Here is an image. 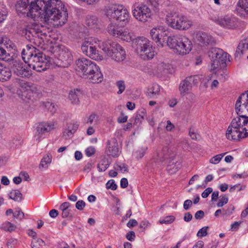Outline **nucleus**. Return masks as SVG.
I'll list each match as a JSON object with an SVG mask.
<instances>
[{"label":"nucleus","instance_id":"7c9ffc66","mask_svg":"<svg viewBox=\"0 0 248 248\" xmlns=\"http://www.w3.org/2000/svg\"><path fill=\"white\" fill-rule=\"evenodd\" d=\"M146 110L144 109H142L140 110L136 115L135 117L134 124L138 125L140 124L142 121L144 120L145 116H146Z\"/></svg>","mask_w":248,"mask_h":248},{"label":"nucleus","instance_id":"ddd939ff","mask_svg":"<svg viewBox=\"0 0 248 248\" xmlns=\"http://www.w3.org/2000/svg\"><path fill=\"white\" fill-rule=\"evenodd\" d=\"M12 65L11 68L14 73L22 78H29L31 76V71L28 65H26L19 60H12Z\"/></svg>","mask_w":248,"mask_h":248},{"label":"nucleus","instance_id":"393cba45","mask_svg":"<svg viewBox=\"0 0 248 248\" xmlns=\"http://www.w3.org/2000/svg\"><path fill=\"white\" fill-rule=\"evenodd\" d=\"M159 92L160 86L157 84H154L151 88L148 89L146 95L148 98H154L159 94Z\"/></svg>","mask_w":248,"mask_h":248},{"label":"nucleus","instance_id":"39448f33","mask_svg":"<svg viewBox=\"0 0 248 248\" xmlns=\"http://www.w3.org/2000/svg\"><path fill=\"white\" fill-rule=\"evenodd\" d=\"M168 41V46L173 49L174 52L179 55H186L192 49L191 41L185 36L173 35Z\"/></svg>","mask_w":248,"mask_h":248},{"label":"nucleus","instance_id":"bb28decb","mask_svg":"<svg viewBox=\"0 0 248 248\" xmlns=\"http://www.w3.org/2000/svg\"><path fill=\"white\" fill-rule=\"evenodd\" d=\"M245 41H241L238 45L235 53L234 54V59L236 60H239L244 54V49L246 45Z\"/></svg>","mask_w":248,"mask_h":248},{"label":"nucleus","instance_id":"9d476101","mask_svg":"<svg viewBox=\"0 0 248 248\" xmlns=\"http://www.w3.org/2000/svg\"><path fill=\"white\" fill-rule=\"evenodd\" d=\"M212 63L211 70H214L218 67L224 68L226 66V62H230V57L227 52H225L222 49L215 48L211 50Z\"/></svg>","mask_w":248,"mask_h":248},{"label":"nucleus","instance_id":"bf43d9fd","mask_svg":"<svg viewBox=\"0 0 248 248\" xmlns=\"http://www.w3.org/2000/svg\"><path fill=\"white\" fill-rule=\"evenodd\" d=\"M150 225L149 221L146 219L142 220L140 224V228L141 229V231H143L146 227L149 226Z\"/></svg>","mask_w":248,"mask_h":248},{"label":"nucleus","instance_id":"f257e3e1","mask_svg":"<svg viewBox=\"0 0 248 248\" xmlns=\"http://www.w3.org/2000/svg\"><path fill=\"white\" fill-rule=\"evenodd\" d=\"M16 7L28 17L41 16L46 21L53 20L55 26H62L67 20V10L60 0H20Z\"/></svg>","mask_w":248,"mask_h":248},{"label":"nucleus","instance_id":"1a4fd4ad","mask_svg":"<svg viewBox=\"0 0 248 248\" xmlns=\"http://www.w3.org/2000/svg\"><path fill=\"white\" fill-rule=\"evenodd\" d=\"M106 14L109 19L122 22L124 24L128 22L129 13L123 5L117 4L109 5L107 8Z\"/></svg>","mask_w":248,"mask_h":248},{"label":"nucleus","instance_id":"20e7f679","mask_svg":"<svg viewBox=\"0 0 248 248\" xmlns=\"http://www.w3.org/2000/svg\"><path fill=\"white\" fill-rule=\"evenodd\" d=\"M76 70L82 73L91 82L98 83L103 80V74L94 62L85 58H80L76 60Z\"/></svg>","mask_w":248,"mask_h":248},{"label":"nucleus","instance_id":"338daca9","mask_svg":"<svg viewBox=\"0 0 248 248\" xmlns=\"http://www.w3.org/2000/svg\"><path fill=\"white\" fill-rule=\"evenodd\" d=\"M128 180L125 178H123L121 180L120 186L122 188H124L128 186Z\"/></svg>","mask_w":248,"mask_h":248},{"label":"nucleus","instance_id":"09e8293b","mask_svg":"<svg viewBox=\"0 0 248 248\" xmlns=\"http://www.w3.org/2000/svg\"><path fill=\"white\" fill-rule=\"evenodd\" d=\"M221 199L219 200L217 204L218 207H223L224 205L227 204L228 202V198L225 196H221Z\"/></svg>","mask_w":248,"mask_h":248},{"label":"nucleus","instance_id":"79ce46f5","mask_svg":"<svg viewBox=\"0 0 248 248\" xmlns=\"http://www.w3.org/2000/svg\"><path fill=\"white\" fill-rule=\"evenodd\" d=\"M114 169L117 170H120L122 173L128 171L127 165L123 163L116 164L114 167Z\"/></svg>","mask_w":248,"mask_h":248},{"label":"nucleus","instance_id":"0e129e2a","mask_svg":"<svg viewBox=\"0 0 248 248\" xmlns=\"http://www.w3.org/2000/svg\"><path fill=\"white\" fill-rule=\"evenodd\" d=\"M138 224L137 221L134 219H130L129 221L127 223L126 225L129 228H131L136 225H137Z\"/></svg>","mask_w":248,"mask_h":248},{"label":"nucleus","instance_id":"423d86ee","mask_svg":"<svg viewBox=\"0 0 248 248\" xmlns=\"http://www.w3.org/2000/svg\"><path fill=\"white\" fill-rule=\"evenodd\" d=\"M100 48L108 56L111 57L115 62H121L125 59V50L116 42L111 40L103 42Z\"/></svg>","mask_w":248,"mask_h":248},{"label":"nucleus","instance_id":"69168bd1","mask_svg":"<svg viewBox=\"0 0 248 248\" xmlns=\"http://www.w3.org/2000/svg\"><path fill=\"white\" fill-rule=\"evenodd\" d=\"M71 204L69 202H64L60 206V209L61 210L70 209Z\"/></svg>","mask_w":248,"mask_h":248},{"label":"nucleus","instance_id":"4d7b16f0","mask_svg":"<svg viewBox=\"0 0 248 248\" xmlns=\"http://www.w3.org/2000/svg\"><path fill=\"white\" fill-rule=\"evenodd\" d=\"M85 205L86 203L83 200H79L76 202L75 206L78 210L81 211L84 209Z\"/></svg>","mask_w":248,"mask_h":248},{"label":"nucleus","instance_id":"a19ab883","mask_svg":"<svg viewBox=\"0 0 248 248\" xmlns=\"http://www.w3.org/2000/svg\"><path fill=\"white\" fill-rule=\"evenodd\" d=\"M235 210V207L232 204H230L228 206L227 208H223L222 209V212H223V216L225 217H228L231 216L233 211Z\"/></svg>","mask_w":248,"mask_h":248},{"label":"nucleus","instance_id":"052dcab7","mask_svg":"<svg viewBox=\"0 0 248 248\" xmlns=\"http://www.w3.org/2000/svg\"><path fill=\"white\" fill-rule=\"evenodd\" d=\"M213 189L212 187H208L205 189L204 191L202 193V197L203 198L208 197L209 195L212 192Z\"/></svg>","mask_w":248,"mask_h":248},{"label":"nucleus","instance_id":"f8f14e48","mask_svg":"<svg viewBox=\"0 0 248 248\" xmlns=\"http://www.w3.org/2000/svg\"><path fill=\"white\" fill-rule=\"evenodd\" d=\"M93 42L98 44V46L100 47L102 46V42L97 39H93L92 38H88L82 43L81 49L82 52L92 59L96 60L98 59L99 55L98 50L96 49V46L94 45Z\"/></svg>","mask_w":248,"mask_h":248},{"label":"nucleus","instance_id":"b1692460","mask_svg":"<svg viewBox=\"0 0 248 248\" xmlns=\"http://www.w3.org/2000/svg\"><path fill=\"white\" fill-rule=\"evenodd\" d=\"M159 41H158L157 45L163 46V44L166 43L168 46L169 39L172 36H168V31L163 30V27H161L160 32L159 33Z\"/></svg>","mask_w":248,"mask_h":248},{"label":"nucleus","instance_id":"0eeeda50","mask_svg":"<svg viewBox=\"0 0 248 248\" xmlns=\"http://www.w3.org/2000/svg\"><path fill=\"white\" fill-rule=\"evenodd\" d=\"M166 20L168 26L178 30H188L192 25V22L182 14L171 12L166 16Z\"/></svg>","mask_w":248,"mask_h":248},{"label":"nucleus","instance_id":"864d4df0","mask_svg":"<svg viewBox=\"0 0 248 248\" xmlns=\"http://www.w3.org/2000/svg\"><path fill=\"white\" fill-rule=\"evenodd\" d=\"M17 242L18 241L17 239L14 238H11L8 240L7 245L8 248H13L17 244Z\"/></svg>","mask_w":248,"mask_h":248},{"label":"nucleus","instance_id":"c9c22d12","mask_svg":"<svg viewBox=\"0 0 248 248\" xmlns=\"http://www.w3.org/2000/svg\"><path fill=\"white\" fill-rule=\"evenodd\" d=\"M179 165V164L177 162H172L171 161L169 162L167 167V170L170 173H175L178 170Z\"/></svg>","mask_w":248,"mask_h":248},{"label":"nucleus","instance_id":"8fccbe9b","mask_svg":"<svg viewBox=\"0 0 248 248\" xmlns=\"http://www.w3.org/2000/svg\"><path fill=\"white\" fill-rule=\"evenodd\" d=\"M208 226L204 227L199 230L197 233V235L198 237H204L207 234V230L208 229Z\"/></svg>","mask_w":248,"mask_h":248},{"label":"nucleus","instance_id":"4be33fe9","mask_svg":"<svg viewBox=\"0 0 248 248\" xmlns=\"http://www.w3.org/2000/svg\"><path fill=\"white\" fill-rule=\"evenodd\" d=\"M11 77V72L9 68L3 66L0 63V81H6Z\"/></svg>","mask_w":248,"mask_h":248},{"label":"nucleus","instance_id":"5fc2aeb1","mask_svg":"<svg viewBox=\"0 0 248 248\" xmlns=\"http://www.w3.org/2000/svg\"><path fill=\"white\" fill-rule=\"evenodd\" d=\"M147 147H142L140 150L137 151L135 153V155H136V157H139V158H142L144 156V154H145L146 151L147 150Z\"/></svg>","mask_w":248,"mask_h":248},{"label":"nucleus","instance_id":"9b49d317","mask_svg":"<svg viewBox=\"0 0 248 248\" xmlns=\"http://www.w3.org/2000/svg\"><path fill=\"white\" fill-rule=\"evenodd\" d=\"M53 59L52 63L56 66L61 67H67L71 65L73 61V57L71 51L66 47L62 48L58 54V57H55L54 54L53 55Z\"/></svg>","mask_w":248,"mask_h":248},{"label":"nucleus","instance_id":"58836bf2","mask_svg":"<svg viewBox=\"0 0 248 248\" xmlns=\"http://www.w3.org/2000/svg\"><path fill=\"white\" fill-rule=\"evenodd\" d=\"M45 245V242L39 238H34L32 240L31 246L32 248H41Z\"/></svg>","mask_w":248,"mask_h":248},{"label":"nucleus","instance_id":"c85d7f7f","mask_svg":"<svg viewBox=\"0 0 248 248\" xmlns=\"http://www.w3.org/2000/svg\"><path fill=\"white\" fill-rule=\"evenodd\" d=\"M9 198L16 202H21L22 200V194L18 189L11 191L8 194Z\"/></svg>","mask_w":248,"mask_h":248},{"label":"nucleus","instance_id":"473e14b6","mask_svg":"<svg viewBox=\"0 0 248 248\" xmlns=\"http://www.w3.org/2000/svg\"><path fill=\"white\" fill-rule=\"evenodd\" d=\"M109 166V162L108 160L104 157L98 164L97 168L99 171H104L108 168Z\"/></svg>","mask_w":248,"mask_h":248},{"label":"nucleus","instance_id":"603ef678","mask_svg":"<svg viewBox=\"0 0 248 248\" xmlns=\"http://www.w3.org/2000/svg\"><path fill=\"white\" fill-rule=\"evenodd\" d=\"M62 218H71L73 217V214L71 212L70 209L62 210Z\"/></svg>","mask_w":248,"mask_h":248},{"label":"nucleus","instance_id":"37998d69","mask_svg":"<svg viewBox=\"0 0 248 248\" xmlns=\"http://www.w3.org/2000/svg\"><path fill=\"white\" fill-rule=\"evenodd\" d=\"M51 162V158L48 155L44 157L40 162V167L47 168V165L49 164Z\"/></svg>","mask_w":248,"mask_h":248},{"label":"nucleus","instance_id":"7ed1b4c3","mask_svg":"<svg viewBox=\"0 0 248 248\" xmlns=\"http://www.w3.org/2000/svg\"><path fill=\"white\" fill-rule=\"evenodd\" d=\"M116 37H118L126 42H132V46L138 53H140L143 59L148 60L153 58L155 52L153 50L150 41L143 37H138L134 39L131 33L125 30L120 29L118 31Z\"/></svg>","mask_w":248,"mask_h":248},{"label":"nucleus","instance_id":"13d9d810","mask_svg":"<svg viewBox=\"0 0 248 248\" xmlns=\"http://www.w3.org/2000/svg\"><path fill=\"white\" fill-rule=\"evenodd\" d=\"M126 239L130 241H133L136 237L135 233L134 231H129L125 236Z\"/></svg>","mask_w":248,"mask_h":248},{"label":"nucleus","instance_id":"aec40b11","mask_svg":"<svg viewBox=\"0 0 248 248\" xmlns=\"http://www.w3.org/2000/svg\"><path fill=\"white\" fill-rule=\"evenodd\" d=\"M78 126L79 124L78 122L68 124L67 128L63 132V136L66 139L72 136L76 132Z\"/></svg>","mask_w":248,"mask_h":248},{"label":"nucleus","instance_id":"f3484780","mask_svg":"<svg viewBox=\"0 0 248 248\" xmlns=\"http://www.w3.org/2000/svg\"><path fill=\"white\" fill-rule=\"evenodd\" d=\"M121 151L118 147V143L115 139H112L108 141L106 153L108 156L117 157L119 156Z\"/></svg>","mask_w":248,"mask_h":248},{"label":"nucleus","instance_id":"a878e982","mask_svg":"<svg viewBox=\"0 0 248 248\" xmlns=\"http://www.w3.org/2000/svg\"><path fill=\"white\" fill-rule=\"evenodd\" d=\"M41 32L36 26L32 28V26H27L23 30V33L29 37H30L31 35L34 36Z\"/></svg>","mask_w":248,"mask_h":248},{"label":"nucleus","instance_id":"2eb2a0df","mask_svg":"<svg viewBox=\"0 0 248 248\" xmlns=\"http://www.w3.org/2000/svg\"><path fill=\"white\" fill-rule=\"evenodd\" d=\"M226 136L227 139L230 140H238L240 139L247 137V133L244 132L243 131L237 127L235 128L230 124L227 130Z\"/></svg>","mask_w":248,"mask_h":248},{"label":"nucleus","instance_id":"412c9836","mask_svg":"<svg viewBox=\"0 0 248 248\" xmlns=\"http://www.w3.org/2000/svg\"><path fill=\"white\" fill-rule=\"evenodd\" d=\"M197 38L200 42L203 44H211L214 42L212 36L204 32L198 33Z\"/></svg>","mask_w":248,"mask_h":248},{"label":"nucleus","instance_id":"6e6552de","mask_svg":"<svg viewBox=\"0 0 248 248\" xmlns=\"http://www.w3.org/2000/svg\"><path fill=\"white\" fill-rule=\"evenodd\" d=\"M241 104H242L244 109L248 111V90L245 93H242L237 99L235 103V110L238 116L233 119L231 123L232 126H234L235 128L237 127L245 132L246 124H243L244 118L241 117L243 115H240L241 112L243 111V110H241Z\"/></svg>","mask_w":248,"mask_h":248},{"label":"nucleus","instance_id":"4468645a","mask_svg":"<svg viewBox=\"0 0 248 248\" xmlns=\"http://www.w3.org/2000/svg\"><path fill=\"white\" fill-rule=\"evenodd\" d=\"M133 15L137 20L145 22L150 18L151 11L146 5L141 4L135 6L133 10Z\"/></svg>","mask_w":248,"mask_h":248},{"label":"nucleus","instance_id":"ea45409f","mask_svg":"<svg viewBox=\"0 0 248 248\" xmlns=\"http://www.w3.org/2000/svg\"><path fill=\"white\" fill-rule=\"evenodd\" d=\"M168 151V149L167 147L163 148L162 152L158 154L157 159L159 160L161 162H163L164 161L167 159L169 156V155L167 154Z\"/></svg>","mask_w":248,"mask_h":248},{"label":"nucleus","instance_id":"c03bdc74","mask_svg":"<svg viewBox=\"0 0 248 248\" xmlns=\"http://www.w3.org/2000/svg\"><path fill=\"white\" fill-rule=\"evenodd\" d=\"M175 217L173 216H168L165 217L163 219H160L159 221L160 224H170L175 220Z\"/></svg>","mask_w":248,"mask_h":248},{"label":"nucleus","instance_id":"5701e85b","mask_svg":"<svg viewBox=\"0 0 248 248\" xmlns=\"http://www.w3.org/2000/svg\"><path fill=\"white\" fill-rule=\"evenodd\" d=\"M82 94L80 89H74L69 93V98L72 104H77L79 102V97Z\"/></svg>","mask_w":248,"mask_h":248},{"label":"nucleus","instance_id":"72a5a7b5","mask_svg":"<svg viewBox=\"0 0 248 248\" xmlns=\"http://www.w3.org/2000/svg\"><path fill=\"white\" fill-rule=\"evenodd\" d=\"M161 27H162V26H160L158 28H154L150 31V35L152 39L156 43L159 41L158 38L160 34L159 33L160 32Z\"/></svg>","mask_w":248,"mask_h":248},{"label":"nucleus","instance_id":"f704fd0d","mask_svg":"<svg viewBox=\"0 0 248 248\" xmlns=\"http://www.w3.org/2000/svg\"><path fill=\"white\" fill-rule=\"evenodd\" d=\"M8 15V10L3 3H0V23L5 20Z\"/></svg>","mask_w":248,"mask_h":248},{"label":"nucleus","instance_id":"4c0bfd02","mask_svg":"<svg viewBox=\"0 0 248 248\" xmlns=\"http://www.w3.org/2000/svg\"><path fill=\"white\" fill-rule=\"evenodd\" d=\"M121 29L118 28L117 26H116L112 23L109 24L107 28L108 32L113 35V36L116 37L117 35H118V31H120Z\"/></svg>","mask_w":248,"mask_h":248},{"label":"nucleus","instance_id":"f03ea898","mask_svg":"<svg viewBox=\"0 0 248 248\" xmlns=\"http://www.w3.org/2000/svg\"><path fill=\"white\" fill-rule=\"evenodd\" d=\"M46 52L41 51L31 45H28L21 52L22 58L25 63H28L30 68L41 72L46 70L49 64L52 63L53 55L57 49L56 47L50 45L45 48Z\"/></svg>","mask_w":248,"mask_h":248},{"label":"nucleus","instance_id":"de8ad7c7","mask_svg":"<svg viewBox=\"0 0 248 248\" xmlns=\"http://www.w3.org/2000/svg\"><path fill=\"white\" fill-rule=\"evenodd\" d=\"M116 85L119 89L117 93L121 94L125 90V86L123 80H119L116 82Z\"/></svg>","mask_w":248,"mask_h":248},{"label":"nucleus","instance_id":"49530a36","mask_svg":"<svg viewBox=\"0 0 248 248\" xmlns=\"http://www.w3.org/2000/svg\"><path fill=\"white\" fill-rule=\"evenodd\" d=\"M106 186L107 189H111L112 190H115L117 188V185L113 179L108 181Z\"/></svg>","mask_w":248,"mask_h":248},{"label":"nucleus","instance_id":"e2e57ef3","mask_svg":"<svg viewBox=\"0 0 248 248\" xmlns=\"http://www.w3.org/2000/svg\"><path fill=\"white\" fill-rule=\"evenodd\" d=\"M192 202L190 200H186L184 202L183 207L184 209L186 210H187L192 206Z\"/></svg>","mask_w":248,"mask_h":248},{"label":"nucleus","instance_id":"774afa93","mask_svg":"<svg viewBox=\"0 0 248 248\" xmlns=\"http://www.w3.org/2000/svg\"><path fill=\"white\" fill-rule=\"evenodd\" d=\"M241 117L244 118V122L243 124H246V131L245 133H247V137L248 136V117L246 115H243Z\"/></svg>","mask_w":248,"mask_h":248},{"label":"nucleus","instance_id":"dca6fc26","mask_svg":"<svg viewBox=\"0 0 248 248\" xmlns=\"http://www.w3.org/2000/svg\"><path fill=\"white\" fill-rule=\"evenodd\" d=\"M197 78V76L196 75L191 76L186 78L181 82L179 86V90L181 94L188 93L191 89L192 84H195L198 82Z\"/></svg>","mask_w":248,"mask_h":248},{"label":"nucleus","instance_id":"6e6d98bb","mask_svg":"<svg viewBox=\"0 0 248 248\" xmlns=\"http://www.w3.org/2000/svg\"><path fill=\"white\" fill-rule=\"evenodd\" d=\"M95 152V148L93 146H90L88 147L85 150L86 155L88 157L92 156L94 154Z\"/></svg>","mask_w":248,"mask_h":248},{"label":"nucleus","instance_id":"a211bd4d","mask_svg":"<svg viewBox=\"0 0 248 248\" xmlns=\"http://www.w3.org/2000/svg\"><path fill=\"white\" fill-rule=\"evenodd\" d=\"M215 21L218 25L228 29H233L236 26L235 19L227 16L223 18H218L215 19Z\"/></svg>","mask_w":248,"mask_h":248},{"label":"nucleus","instance_id":"cd10ccee","mask_svg":"<svg viewBox=\"0 0 248 248\" xmlns=\"http://www.w3.org/2000/svg\"><path fill=\"white\" fill-rule=\"evenodd\" d=\"M86 25L90 28H96L99 23L98 18L94 16H90L87 17L86 19Z\"/></svg>","mask_w":248,"mask_h":248},{"label":"nucleus","instance_id":"6ab92c4d","mask_svg":"<svg viewBox=\"0 0 248 248\" xmlns=\"http://www.w3.org/2000/svg\"><path fill=\"white\" fill-rule=\"evenodd\" d=\"M55 128V124L53 122H43L38 124L36 127L37 132L38 135H42L48 133Z\"/></svg>","mask_w":248,"mask_h":248},{"label":"nucleus","instance_id":"e433bc0d","mask_svg":"<svg viewBox=\"0 0 248 248\" xmlns=\"http://www.w3.org/2000/svg\"><path fill=\"white\" fill-rule=\"evenodd\" d=\"M16 226L9 221H6L2 224L0 229L4 231L11 232L15 230Z\"/></svg>","mask_w":248,"mask_h":248},{"label":"nucleus","instance_id":"a18cd8bd","mask_svg":"<svg viewBox=\"0 0 248 248\" xmlns=\"http://www.w3.org/2000/svg\"><path fill=\"white\" fill-rule=\"evenodd\" d=\"M226 153H224L222 154H219L217 155H216L211 158L210 160V163L213 164H217L221 160L222 157Z\"/></svg>","mask_w":248,"mask_h":248},{"label":"nucleus","instance_id":"2f4dec72","mask_svg":"<svg viewBox=\"0 0 248 248\" xmlns=\"http://www.w3.org/2000/svg\"><path fill=\"white\" fill-rule=\"evenodd\" d=\"M0 59L5 62H10L13 60V56L7 53L3 48L0 46Z\"/></svg>","mask_w":248,"mask_h":248},{"label":"nucleus","instance_id":"c756f323","mask_svg":"<svg viewBox=\"0 0 248 248\" xmlns=\"http://www.w3.org/2000/svg\"><path fill=\"white\" fill-rule=\"evenodd\" d=\"M237 5L240 8L241 14L248 15V0H239Z\"/></svg>","mask_w":248,"mask_h":248},{"label":"nucleus","instance_id":"3c124183","mask_svg":"<svg viewBox=\"0 0 248 248\" xmlns=\"http://www.w3.org/2000/svg\"><path fill=\"white\" fill-rule=\"evenodd\" d=\"M13 217L15 218L22 219L24 217V213L20 208H18L13 214Z\"/></svg>","mask_w":248,"mask_h":248},{"label":"nucleus","instance_id":"680f3d73","mask_svg":"<svg viewBox=\"0 0 248 248\" xmlns=\"http://www.w3.org/2000/svg\"><path fill=\"white\" fill-rule=\"evenodd\" d=\"M204 216V213L202 210L198 211L195 214L194 217L196 219H201Z\"/></svg>","mask_w":248,"mask_h":248}]
</instances>
